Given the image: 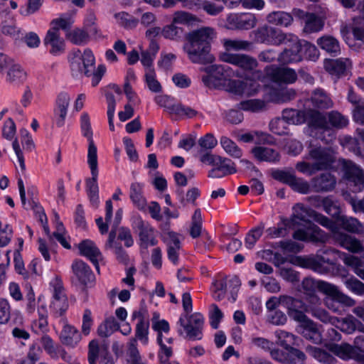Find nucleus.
Here are the masks:
<instances>
[{"instance_id":"20e7f679","label":"nucleus","mask_w":364,"mask_h":364,"mask_svg":"<svg viewBox=\"0 0 364 364\" xmlns=\"http://www.w3.org/2000/svg\"><path fill=\"white\" fill-rule=\"evenodd\" d=\"M77 65L80 72L84 73L87 77L92 76V85L96 86L101 80L106 71L103 65H100L95 70V58L91 50H85L81 58L76 59L72 63L73 68Z\"/></svg>"},{"instance_id":"49530a36","label":"nucleus","mask_w":364,"mask_h":364,"mask_svg":"<svg viewBox=\"0 0 364 364\" xmlns=\"http://www.w3.org/2000/svg\"><path fill=\"white\" fill-rule=\"evenodd\" d=\"M282 306L287 309V313L295 311L296 309H304L305 303L297 298L284 295L282 299Z\"/></svg>"},{"instance_id":"774afa93","label":"nucleus","mask_w":364,"mask_h":364,"mask_svg":"<svg viewBox=\"0 0 364 364\" xmlns=\"http://www.w3.org/2000/svg\"><path fill=\"white\" fill-rule=\"evenodd\" d=\"M100 344L97 340H92L88 345L87 360L89 364H96L99 358Z\"/></svg>"},{"instance_id":"58836bf2","label":"nucleus","mask_w":364,"mask_h":364,"mask_svg":"<svg viewBox=\"0 0 364 364\" xmlns=\"http://www.w3.org/2000/svg\"><path fill=\"white\" fill-rule=\"evenodd\" d=\"M310 354L320 363L323 364H334L335 358L328 352L316 347L310 348Z\"/></svg>"},{"instance_id":"b1692460","label":"nucleus","mask_w":364,"mask_h":364,"mask_svg":"<svg viewBox=\"0 0 364 364\" xmlns=\"http://www.w3.org/2000/svg\"><path fill=\"white\" fill-rule=\"evenodd\" d=\"M45 44L51 46V52L55 53L59 51L63 48V41L60 36L58 28L53 26L48 31L44 39Z\"/></svg>"},{"instance_id":"c03bdc74","label":"nucleus","mask_w":364,"mask_h":364,"mask_svg":"<svg viewBox=\"0 0 364 364\" xmlns=\"http://www.w3.org/2000/svg\"><path fill=\"white\" fill-rule=\"evenodd\" d=\"M245 87V81L240 80L228 79L223 85L222 90L233 93L235 95H242Z\"/></svg>"},{"instance_id":"ddd939ff","label":"nucleus","mask_w":364,"mask_h":364,"mask_svg":"<svg viewBox=\"0 0 364 364\" xmlns=\"http://www.w3.org/2000/svg\"><path fill=\"white\" fill-rule=\"evenodd\" d=\"M134 228L138 232L141 247L147 248L149 246L156 245L154 230L149 223L138 218L134 220Z\"/></svg>"},{"instance_id":"3c124183","label":"nucleus","mask_w":364,"mask_h":364,"mask_svg":"<svg viewBox=\"0 0 364 364\" xmlns=\"http://www.w3.org/2000/svg\"><path fill=\"white\" fill-rule=\"evenodd\" d=\"M202 228V217L200 210L197 209L195 210L192 216V225L190 230V234L193 238L200 236Z\"/></svg>"},{"instance_id":"2eb2a0df","label":"nucleus","mask_w":364,"mask_h":364,"mask_svg":"<svg viewBox=\"0 0 364 364\" xmlns=\"http://www.w3.org/2000/svg\"><path fill=\"white\" fill-rule=\"evenodd\" d=\"M330 230L332 232L333 240L348 250L352 252H358L363 250L359 240L348 234L340 232L336 224L335 228Z\"/></svg>"},{"instance_id":"79ce46f5","label":"nucleus","mask_w":364,"mask_h":364,"mask_svg":"<svg viewBox=\"0 0 364 364\" xmlns=\"http://www.w3.org/2000/svg\"><path fill=\"white\" fill-rule=\"evenodd\" d=\"M149 322L148 320H144V318H141L136 324L135 338L136 341L138 339L142 343L146 344L148 342V333H149Z\"/></svg>"},{"instance_id":"2f4dec72","label":"nucleus","mask_w":364,"mask_h":364,"mask_svg":"<svg viewBox=\"0 0 364 364\" xmlns=\"http://www.w3.org/2000/svg\"><path fill=\"white\" fill-rule=\"evenodd\" d=\"M311 101L314 106L321 109H328L331 107L333 102L330 97L323 90L317 89L314 91L311 95Z\"/></svg>"},{"instance_id":"9b49d317","label":"nucleus","mask_w":364,"mask_h":364,"mask_svg":"<svg viewBox=\"0 0 364 364\" xmlns=\"http://www.w3.org/2000/svg\"><path fill=\"white\" fill-rule=\"evenodd\" d=\"M254 33L257 42L274 45L282 44L288 35L269 26L259 27Z\"/></svg>"},{"instance_id":"864d4df0","label":"nucleus","mask_w":364,"mask_h":364,"mask_svg":"<svg viewBox=\"0 0 364 364\" xmlns=\"http://www.w3.org/2000/svg\"><path fill=\"white\" fill-rule=\"evenodd\" d=\"M26 76V72L19 65H12L7 72V80L12 82L23 80Z\"/></svg>"},{"instance_id":"1a4fd4ad","label":"nucleus","mask_w":364,"mask_h":364,"mask_svg":"<svg viewBox=\"0 0 364 364\" xmlns=\"http://www.w3.org/2000/svg\"><path fill=\"white\" fill-rule=\"evenodd\" d=\"M345 175L354 192H360L364 188V173L351 161L342 160Z\"/></svg>"},{"instance_id":"09e8293b","label":"nucleus","mask_w":364,"mask_h":364,"mask_svg":"<svg viewBox=\"0 0 364 364\" xmlns=\"http://www.w3.org/2000/svg\"><path fill=\"white\" fill-rule=\"evenodd\" d=\"M112 216V203L110 200L106 201V215L105 223L103 222L102 218H98L96 219V223L99 228V230L102 234H105L108 231L107 223L111 220Z\"/></svg>"},{"instance_id":"412c9836","label":"nucleus","mask_w":364,"mask_h":364,"mask_svg":"<svg viewBox=\"0 0 364 364\" xmlns=\"http://www.w3.org/2000/svg\"><path fill=\"white\" fill-rule=\"evenodd\" d=\"M63 322L64 325L60 336V341L64 345L73 347L81 340L80 333L74 326L68 324L66 320Z\"/></svg>"},{"instance_id":"5fc2aeb1","label":"nucleus","mask_w":364,"mask_h":364,"mask_svg":"<svg viewBox=\"0 0 364 364\" xmlns=\"http://www.w3.org/2000/svg\"><path fill=\"white\" fill-rule=\"evenodd\" d=\"M180 240L176 236H172L171 240L168 244V259L173 263L176 264L178 262V251L179 250Z\"/></svg>"},{"instance_id":"7ed1b4c3","label":"nucleus","mask_w":364,"mask_h":364,"mask_svg":"<svg viewBox=\"0 0 364 364\" xmlns=\"http://www.w3.org/2000/svg\"><path fill=\"white\" fill-rule=\"evenodd\" d=\"M301 288L305 295L316 293V289H318L339 303L348 306H352L355 304V301L340 291L336 286L324 281L315 280L307 277L302 281Z\"/></svg>"},{"instance_id":"f704fd0d","label":"nucleus","mask_w":364,"mask_h":364,"mask_svg":"<svg viewBox=\"0 0 364 364\" xmlns=\"http://www.w3.org/2000/svg\"><path fill=\"white\" fill-rule=\"evenodd\" d=\"M68 306V300H52L50 309L55 318H60L62 321H65V314Z\"/></svg>"},{"instance_id":"6ab92c4d","label":"nucleus","mask_w":364,"mask_h":364,"mask_svg":"<svg viewBox=\"0 0 364 364\" xmlns=\"http://www.w3.org/2000/svg\"><path fill=\"white\" fill-rule=\"evenodd\" d=\"M81 129L83 136L87 139L89 142L87 158L97 157V147L92 139L93 133L90 118L87 113H84L81 117Z\"/></svg>"},{"instance_id":"bf43d9fd","label":"nucleus","mask_w":364,"mask_h":364,"mask_svg":"<svg viewBox=\"0 0 364 364\" xmlns=\"http://www.w3.org/2000/svg\"><path fill=\"white\" fill-rule=\"evenodd\" d=\"M68 38L75 44H82L88 41L89 35L84 30L76 28L68 34Z\"/></svg>"},{"instance_id":"f3484780","label":"nucleus","mask_w":364,"mask_h":364,"mask_svg":"<svg viewBox=\"0 0 364 364\" xmlns=\"http://www.w3.org/2000/svg\"><path fill=\"white\" fill-rule=\"evenodd\" d=\"M72 269L77 280L87 286L95 280V276L90 267L82 260H76L72 264Z\"/></svg>"},{"instance_id":"338daca9","label":"nucleus","mask_w":364,"mask_h":364,"mask_svg":"<svg viewBox=\"0 0 364 364\" xmlns=\"http://www.w3.org/2000/svg\"><path fill=\"white\" fill-rule=\"evenodd\" d=\"M213 291L215 293V299L217 300L223 299L227 291L228 283L226 279L223 278L220 280H216L213 283Z\"/></svg>"},{"instance_id":"f8f14e48","label":"nucleus","mask_w":364,"mask_h":364,"mask_svg":"<svg viewBox=\"0 0 364 364\" xmlns=\"http://www.w3.org/2000/svg\"><path fill=\"white\" fill-rule=\"evenodd\" d=\"M297 43L299 38L295 35L288 33L282 44L286 46L284 50L279 54L278 60L282 63H296L301 61Z\"/></svg>"},{"instance_id":"dca6fc26","label":"nucleus","mask_w":364,"mask_h":364,"mask_svg":"<svg viewBox=\"0 0 364 364\" xmlns=\"http://www.w3.org/2000/svg\"><path fill=\"white\" fill-rule=\"evenodd\" d=\"M223 60L245 70H253L257 66L256 59L244 54H224Z\"/></svg>"},{"instance_id":"603ef678","label":"nucleus","mask_w":364,"mask_h":364,"mask_svg":"<svg viewBox=\"0 0 364 364\" xmlns=\"http://www.w3.org/2000/svg\"><path fill=\"white\" fill-rule=\"evenodd\" d=\"M50 286L53 287L52 300H68L60 279L55 277L54 280L50 282Z\"/></svg>"},{"instance_id":"473e14b6","label":"nucleus","mask_w":364,"mask_h":364,"mask_svg":"<svg viewBox=\"0 0 364 364\" xmlns=\"http://www.w3.org/2000/svg\"><path fill=\"white\" fill-rule=\"evenodd\" d=\"M119 325L116 319L113 317H109L106 318L103 323H102L97 329V333L100 337H108L113 332L118 330Z\"/></svg>"},{"instance_id":"f03ea898","label":"nucleus","mask_w":364,"mask_h":364,"mask_svg":"<svg viewBox=\"0 0 364 364\" xmlns=\"http://www.w3.org/2000/svg\"><path fill=\"white\" fill-rule=\"evenodd\" d=\"M215 35L214 29L210 27H202L186 34L183 50L193 63L205 65L214 61L215 58L210 53V45Z\"/></svg>"},{"instance_id":"f257e3e1","label":"nucleus","mask_w":364,"mask_h":364,"mask_svg":"<svg viewBox=\"0 0 364 364\" xmlns=\"http://www.w3.org/2000/svg\"><path fill=\"white\" fill-rule=\"evenodd\" d=\"M311 219L329 230L335 228V223L327 217L297 203L293 207V214L288 220L290 227L294 230L292 235L294 239L311 242H319L324 239L321 230L312 223Z\"/></svg>"},{"instance_id":"de8ad7c7","label":"nucleus","mask_w":364,"mask_h":364,"mask_svg":"<svg viewBox=\"0 0 364 364\" xmlns=\"http://www.w3.org/2000/svg\"><path fill=\"white\" fill-rule=\"evenodd\" d=\"M328 119L332 127L337 129H342L348 124V119L336 111H331L328 114Z\"/></svg>"},{"instance_id":"a18cd8bd","label":"nucleus","mask_w":364,"mask_h":364,"mask_svg":"<svg viewBox=\"0 0 364 364\" xmlns=\"http://www.w3.org/2000/svg\"><path fill=\"white\" fill-rule=\"evenodd\" d=\"M338 141L342 146L347 148L356 155H360L361 152L358 146V141L355 138L348 135H342L339 136Z\"/></svg>"},{"instance_id":"0eeeda50","label":"nucleus","mask_w":364,"mask_h":364,"mask_svg":"<svg viewBox=\"0 0 364 364\" xmlns=\"http://www.w3.org/2000/svg\"><path fill=\"white\" fill-rule=\"evenodd\" d=\"M306 296L308 304H305L304 310L306 313L311 314L314 317L323 323H329L333 326H338L340 323L339 318L331 316L327 311L319 306L321 305V299L316 293L306 294Z\"/></svg>"},{"instance_id":"a878e982","label":"nucleus","mask_w":364,"mask_h":364,"mask_svg":"<svg viewBox=\"0 0 364 364\" xmlns=\"http://www.w3.org/2000/svg\"><path fill=\"white\" fill-rule=\"evenodd\" d=\"M267 20L269 23L287 27L293 21L292 15L284 11H273L268 14Z\"/></svg>"},{"instance_id":"6e6552de","label":"nucleus","mask_w":364,"mask_h":364,"mask_svg":"<svg viewBox=\"0 0 364 364\" xmlns=\"http://www.w3.org/2000/svg\"><path fill=\"white\" fill-rule=\"evenodd\" d=\"M204 70L207 73L202 77L204 85L210 89L222 90L228 79V68L220 65H212L206 67Z\"/></svg>"},{"instance_id":"c756f323","label":"nucleus","mask_w":364,"mask_h":364,"mask_svg":"<svg viewBox=\"0 0 364 364\" xmlns=\"http://www.w3.org/2000/svg\"><path fill=\"white\" fill-rule=\"evenodd\" d=\"M238 108L244 111L259 112L266 109L267 103L263 100L252 99L240 102Z\"/></svg>"},{"instance_id":"37998d69","label":"nucleus","mask_w":364,"mask_h":364,"mask_svg":"<svg viewBox=\"0 0 364 364\" xmlns=\"http://www.w3.org/2000/svg\"><path fill=\"white\" fill-rule=\"evenodd\" d=\"M183 28L176 26L174 23H171L169 25L165 26L161 30V35L167 39L173 41H178L182 37Z\"/></svg>"},{"instance_id":"052dcab7","label":"nucleus","mask_w":364,"mask_h":364,"mask_svg":"<svg viewBox=\"0 0 364 364\" xmlns=\"http://www.w3.org/2000/svg\"><path fill=\"white\" fill-rule=\"evenodd\" d=\"M196 16L190 13L178 11L173 15L172 23L176 24H188L196 20Z\"/></svg>"},{"instance_id":"a211bd4d","label":"nucleus","mask_w":364,"mask_h":364,"mask_svg":"<svg viewBox=\"0 0 364 364\" xmlns=\"http://www.w3.org/2000/svg\"><path fill=\"white\" fill-rule=\"evenodd\" d=\"M78 248L80 254L87 257L99 271L98 259L101 257V252L95 243L91 240H83L79 244Z\"/></svg>"},{"instance_id":"ea45409f","label":"nucleus","mask_w":364,"mask_h":364,"mask_svg":"<svg viewBox=\"0 0 364 364\" xmlns=\"http://www.w3.org/2000/svg\"><path fill=\"white\" fill-rule=\"evenodd\" d=\"M275 334L277 338V343L285 349H289L296 343L297 338L289 332L278 330L275 332Z\"/></svg>"},{"instance_id":"8fccbe9b","label":"nucleus","mask_w":364,"mask_h":364,"mask_svg":"<svg viewBox=\"0 0 364 364\" xmlns=\"http://www.w3.org/2000/svg\"><path fill=\"white\" fill-rule=\"evenodd\" d=\"M128 364H142L139 350L136 347V338L130 339L127 350Z\"/></svg>"},{"instance_id":"39448f33","label":"nucleus","mask_w":364,"mask_h":364,"mask_svg":"<svg viewBox=\"0 0 364 364\" xmlns=\"http://www.w3.org/2000/svg\"><path fill=\"white\" fill-rule=\"evenodd\" d=\"M305 159L314 161V167L317 171L331 168L336 161L333 150L321 146H313L311 145L309 147V153Z\"/></svg>"},{"instance_id":"4d7b16f0","label":"nucleus","mask_w":364,"mask_h":364,"mask_svg":"<svg viewBox=\"0 0 364 364\" xmlns=\"http://www.w3.org/2000/svg\"><path fill=\"white\" fill-rule=\"evenodd\" d=\"M288 352L287 362V363H294V364H304V361L306 359L305 354L299 349L294 348L292 346L287 349Z\"/></svg>"},{"instance_id":"72a5a7b5","label":"nucleus","mask_w":364,"mask_h":364,"mask_svg":"<svg viewBox=\"0 0 364 364\" xmlns=\"http://www.w3.org/2000/svg\"><path fill=\"white\" fill-rule=\"evenodd\" d=\"M220 143L224 151L230 156L236 159L242 156V150L230 138L223 136L220 139Z\"/></svg>"},{"instance_id":"4468645a","label":"nucleus","mask_w":364,"mask_h":364,"mask_svg":"<svg viewBox=\"0 0 364 364\" xmlns=\"http://www.w3.org/2000/svg\"><path fill=\"white\" fill-rule=\"evenodd\" d=\"M336 185V178L331 173H322L311 179V188L316 193L333 191Z\"/></svg>"},{"instance_id":"423d86ee","label":"nucleus","mask_w":364,"mask_h":364,"mask_svg":"<svg viewBox=\"0 0 364 364\" xmlns=\"http://www.w3.org/2000/svg\"><path fill=\"white\" fill-rule=\"evenodd\" d=\"M178 323L183 328L186 338L193 341L202 339L204 325V318L202 314L194 313L181 316Z\"/></svg>"},{"instance_id":"e433bc0d","label":"nucleus","mask_w":364,"mask_h":364,"mask_svg":"<svg viewBox=\"0 0 364 364\" xmlns=\"http://www.w3.org/2000/svg\"><path fill=\"white\" fill-rule=\"evenodd\" d=\"M340 225L346 230L351 232H358L362 230L361 223L355 218L341 216L338 220Z\"/></svg>"},{"instance_id":"13d9d810","label":"nucleus","mask_w":364,"mask_h":364,"mask_svg":"<svg viewBox=\"0 0 364 364\" xmlns=\"http://www.w3.org/2000/svg\"><path fill=\"white\" fill-rule=\"evenodd\" d=\"M146 82L149 89L153 92H160L161 91V85L156 79V75L154 69H149L145 74Z\"/></svg>"},{"instance_id":"69168bd1","label":"nucleus","mask_w":364,"mask_h":364,"mask_svg":"<svg viewBox=\"0 0 364 364\" xmlns=\"http://www.w3.org/2000/svg\"><path fill=\"white\" fill-rule=\"evenodd\" d=\"M304 265L321 274H327L332 269L331 267L321 264L312 258L306 259L304 261Z\"/></svg>"},{"instance_id":"c9c22d12","label":"nucleus","mask_w":364,"mask_h":364,"mask_svg":"<svg viewBox=\"0 0 364 364\" xmlns=\"http://www.w3.org/2000/svg\"><path fill=\"white\" fill-rule=\"evenodd\" d=\"M350 27L354 38L364 43V16L353 18Z\"/></svg>"},{"instance_id":"680f3d73","label":"nucleus","mask_w":364,"mask_h":364,"mask_svg":"<svg viewBox=\"0 0 364 364\" xmlns=\"http://www.w3.org/2000/svg\"><path fill=\"white\" fill-rule=\"evenodd\" d=\"M348 289L357 295H364V284L355 277H350L345 281Z\"/></svg>"},{"instance_id":"9d476101","label":"nucleus","mask_w":364,"mask_h":364,"mask_svg":"<svg viewBox=\"0 0 364 364\" xmlns=\"http://www.w3.org/2000/svg\"><path fill=\"white\" fill-rule=\"evenodd\" d=\"M87 164L92 177L86 180V188L91 204L97 208L99 205L97 157L87 158Z\"/></svg>"},{"instance_id":"5701e85b","label":"nucleus","mask_w":364,"mask_h":364,"mask_svg":"<svg viewBox=\"0 0 364 364\" xmlns=\"http://www.w3.org/2000/svg\"><path fill=\"white\" fill-rule=\"evenodd\" d=\"M270 75L272 80L279 83H293L297 78L296 72L288 68H276Z\"/></svg>"},{"instance_id":"7c9ffc66","label":"nucleus","mask_w":364,"mask_h":364,"mask_svg":"<svg viewBox=\"0 0 364 364\" xmlns=\"http://www.w3.org/2000/svg\"><path fill=\"white\" fill-rule=\"evenodd\" d=\"M323 21L319 16L311 13L304 22L303 31L306 33L318 32L323 28Z\"/></svg>"},{"instance_id":"6e6d98bb","label":"nucleus","mask_w":364,"mask_h":364,"mask_svg":"<svg viewBox=\"0 0 364 364\" xmlns=\"http://www.w3.org/2000/svg\"><path fill=\"white\" fill-rule=\"evenodd\" d=\"M288 229H291L288 220H283L278 225L277 228H269L267 232L269 235L274 238L278 237H285L288 235Z\"/></svg>"},{"instance_id":"c85d7f7f","label":"nucleus","mask_w":364,"mask_h":364,"mask_svg":"<svg viewBox=\"0 0 364 364\" xmlns=\"http://www.w3.org/2000/svg\"><path fill=\"white\" fill-rule=\"evenodd\" d=\"M317 44L321 49L333 55H337L340 51L338 41L330 36H324L317 40Z\"/></svg>"},{"instance_id":"aec40b11","label":"nucleus","mask_w":364,"mask_h":364,"mask_svg":"<svg viewBox=\"0 0 364 364\" xmlns=\"http://www.w3.org/2000/svg\"><path fill=\"white\" fill-rule=\"evenodd\" d=\"M252 154L259 161L277 163L280 160L279 153L272 148L256 146L252 149Z\"/></svg>"},{"instance_id":"4c0bfd02","label":"nucleus","mask_w":364,"mask_h":364,"mask_svg":"<svg viewBox=\"0 0 364 364\" xmlns=\"http://www.w3.org/2000/svg\"><path fill=\"white\" fill-rule=\"evenodd\" d=\"M117 23L125 29H132L138 24V19L126 12L114 14Z\"/></svg>"},{"instance_id":"e2e57ef3","label":"nucleus","mask_w":364,"mask_h":364,"mask_svg":"<svg viewBox=\"0 0 364 364\" xmlns=\"http://www.w3.org/2000/svg\"><path fill=\"white\" fill-rule=\"evenodd\" d=\"M330 350L343 358L349 357L353 352V347L347 343H342L341 345L332 344L330 346Z\"/></svg>"},{"instance_id":"4be33fe9","label":"nucleus","mask_w":364,"mask_h":364,"mask_svg":"<svg viewBox=\"0 0 364 364\" xmlns=\"http://www.w3.org/2000/svg\"><path fill=\"white\" fill-rule=\"evenodd\" d=\"M340 257L356 275L364 279V258H359L346 253L341 254Z\"/></svg>"},{"instance_id":"0e129e2a","label":"nucleus","mask_w":364,"mask_h":364,"mask_svg":"<svg viewBox=\"0 0 364 364\" xmlns=\"http://www.w3.org/2000/svg\"><path fill=\"white\" fill-rule=\"evenodd\" d=\"M289 186L295 191L306 194L308 193L310 191L311 183L309 184L306 181H304L300 178H297L295 176Z\"/></svg>"},{"instance_id":"cd10ccee","label":"nucleus","mask_w":364,"mask_h":364,"mask_svg":"<svg viewBox=\"0 0 364 364\" xmlns=\"http://www.w3.org/2000/svg\"><path fill=\"white\" fill-rule=\"evenodd\" d=\"M301 334L307 340L314 343H320L322 341L321 335L313 321H307L306 325H301Z\"/></svg>"},{"instance_id":"bb28decb","label":"nucleus","mask_w":364,"mask_h":364,"mask_svg":"<svg viewBox=\"0 0 364 364\" xmlns=\"http://www.w3.org/2000/svg\"><path fill=\"white\" fill-rule=\"evenodd\" d=\"M350 66V61L348 58H339L331 60L325 63V68L332 74L340 75Z\"/></svg>"},{"instance_id":"393cba45","label":"nucleus","mask_w":364,"mask_h":364,"mask_svg":"<svg viewBox=\"0 0 364 364\" xmlns=\"http://www.w3.org/2000/svg\"><path fill=\"white\" fill-rule=\"evenodd\" d=\"M130 199L134 205L141 210L146 208V200L142 195V186L139 183H133L130 186Z\"/></svg>"},{"instance_id":"a19ab883","label":"nucleus","mask_w":364,"mask_h":364,"mask_svg":"<svg viewBox=\"0 0 364 364\" xmlns=\"http://www.w3.org/2000/svg\"><path fill=\"white\" fill-rule=\"evenodd\" d=\"M170 112L173 113L180 117H186L187 118H193L198 114V112L190 107L184 106L181 104H175L168 107Z\"/></svg>"}]
</instances>
